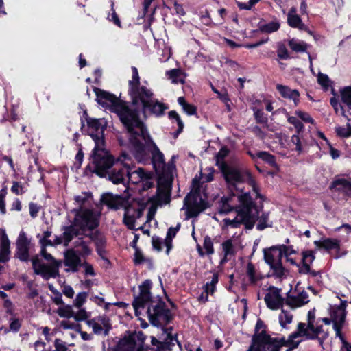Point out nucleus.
<instances>
[{"mask_svg": "<svg viewBox=\"0 0 351 351\" xmlns=\"http://www.w3.org/2000/svg\"><path fill=\"white\" fill-rule=\"evenodd\" d=\"M123 208L125 209L123 223L129 229H136V219L142 216L143 208L137 203L127 205V201H125V206Z\"/></svg>", "mask_w": 351, "mask_h": 351, "instance_id": "obj_17", "label": "nucleus"}, {"mask_svg": "<svg viewBox=\"0 0 351 351\" xmlns=\"http://www.w3.org/2000/svg\"><path fill=\"white\" fill-rule=\"evenodd\" d=\"M287 23L293 27L298 29H306V25L302 21L300 16L297 14V8L292 7L287 14Z\"/></svg>", "mask_w": 351, "mask_h": 351, "instance_id": "obj_27", "label": "nucleus"}, {"mask_svg": "<svg viewBox=\"0 0 351 351\" xmlns=\"http://www.w3.org/2000/svg\"><path fill=\"white\" fill-rule=\"evenodd\" d=\"M288 122L294 125L297 132L300 133L304 128V125L295 117H289L287 119Z\"/></svg>", "mask_w": 351, "mask_h": 351, "instance_id": "obj_62", "label": "nucleus"}, {"mask_svg": "<svg viewBox=\"0 0 351 351\" xmlns=\"http://www.w3.org/2000/svg\"><path fill=\"white\" fill-rule=\"evenodd\" d=\"M239 203L237 208V216L230 219H223V224L227 228H237L244 225L245 228L252 229L256 221H258L256 228L263 230L272 226V222L269 219V213L262 212V206L259 208L253 202L249 193H245L237 197Z\"/></svg>", "mask_w": 351, "mask_h": 351, "instance_id": "obj_3", "label": "nucleus"}, {"mask_svg": "<svg viewBox=\"0 0 351 351\" xmlns=\"http://www.w3.org/2000/svg\"><path fill=\"white\" fill-rule=\"evenodd\" d=\"M230 149L226 146H223L215 156L216 165L219 169L227 165L228 164L224 161L226 157L229 154Z\"/></svg>", "mask_w": 351, "mask_h": 351, "instance_id": "obj_38", "label": "nucleus"}, {"mask_svg": "<svg viewBox=\"0 0 351 351\" xmlns=\"http://www.w3.org/2000/svg\"><path fill=\"white\" fill-rule=\"evenodd\" d=\"M90 317V313L84 308H80L73 314V318L78 322L86 320Z\"/></svg>", "mask_w": 351, "mask_h": 351, "instance_id": "obj_59", "label": "nucleus"}, {"mask_svg": "<svg viewBox=\"0 0 351 351\" xmlns=\"http://www.w3.org/2000/svg\"><path fill=\"white\" fill-rule=\"evenodd\" d=\"M276 89L282 97L293 100L295 106L298 105L300 93L297 90L291 89L289 86L282 84H277Z\"/></svg>", "mask_w": 351, "mask_h": 351, "instance_id": "obj_25", "label": "nucleus"}, {"mask_svg": "<svg viewBox=\"0 0 351 351\" xmlns=\"http://www.w3.org/2000/svg\"><path fill=\"white\" fill-rule=\"evenodd\" d=\"M278 319L280 326L282 328H286L287 324H289L292 322L293 315L289 311H285L282 308L281 313L279 315Z\"/></svg>", "mask_w": 351, "mask_h": 351, "instance_id": "obj_42", "label": "nucleus"}, {"mask_svg": "<svg viewBox=\"0 0 351 351\" xmlns=\"http://www.w3.org/2000/svg\"><path fill=\"white\" fill-rule=\"evenodd\" d=\"M169 330H171V328H167L165 330V332L167 333V338L165 339H161L162 341H159L156 338L153 337L152 339V343L153 345H156V343H160V348L162 350H171L172 347L174 346V343L173 342L174 340L177 342V339L173 337L170 332L167 331Z\"/></svg>", "mask_w": 351, "mask_h": 351, "instance_id": "obj_32", "label": "nucleus"}, {"mask_svg": "<svg viewBox=\"0 0 351 351\" xmlns=\"http://www.w3.org/2000/svg\"><path fill=\"white\" fill-rule=\"evenodd\" d=\"M95 92L97 101L102 106H110L127 129L130 134V142L133 147V154L136 160L140 162L145 161L147 154L141 140L146 141L148 132L139 118L138 110L141 108L136 106L135 108H132L115 95L99 88H95Z\"/></svg>", "mask_w": 351, "mask_h": 351, "instance_id": "obj_1", "label": "nucleus"}, {"mask_svg": "<svg viewBox=\"0 0 351 351\" xmlns=\"http://www.w3.org/2000/svg\"><path fill=\"white\" fill-rule=\"evenodd\" d=\"M75 217L73 221L69 226H64L63 232L60 237L61 241L59 243H62L64 246H68L71 241L74 239L76 234H82L85 236L97 230L99 226L101 213L99 211L86 208H80L75 209Z\"/></svg>", "mask_w": 351, "mask_h": 351, "instance_id": "obj_4", "label": "nucleus"}, {"mask_svg": "<svg viewBox=\"0 0 351 351\" xmlns=\"http://www.w3.org/2000/svg\"><path fill=\"white\" fill-rule=\"evenodd\" d=\"M246 274L249 277L250 282L255 283L258 280V278L256 275L254 265L251 262L248 263L247 265Z\"/></svg>", "mask_w": 351, "mask_h": 351, "instance_id": "obj_52", "label": "nucleus"}, {"mask_svg": "<svg viewBox=\"0 0 351 351\" xmlns=\"http://www.w3.org/2000/svg\"><path fill=\"white\" fill-rule=\"evenodd\" d=\"M203 247L206 250V254L208 255L213 254L214 253L213 243L211 238L209 236H206L204 239Z\"/></svg>", "mask_w": 351, "mask_h": 351, "instance_id": "obj_56", "label": "nucleus"}, {"mask_svg": "<svg viewBox=\"0 0 351 351\" xmlns=\"http://www.w3.org/2000/svg\"><path fill=\"white\" fill-rule=\"evenodd\" d=\"M341 101L347 109V114L351 117V86L340 90Z\"/></svg>", "mask_w": 351, "mask_h": 351, "instance_id": "obj_33", "label": "nucleus"}, {"mask_svg": "<svg viewBox=\"0 0 351 351\" xmlns=\"http://www.w3.org/2000/svg\"><path fill=\"white\" fill-rule=\"evenodd\" d=\"M173 175L166 174L158 178V187L156 195L153 201L157 206H162L169 204L171 202Z\"/></svg>", "mask_w": 351, "mask_h": 351, "instance_id": "obj_13", "label": "nucleus"}, {"mask_svg": "<svg viewBox=\"0 0 351 351\" xmlns=\"http://www.w3.org/2000/svg\"><path fill=\"white\" fill-rule=\"evenodd\" d=\"M41 255L45 259L49 262V265L41 263L39 258L36 256L32 258V267L36 274L41 275L44 278H56L58 276V268L62 262L58 261L53 257L47 252L45 247H43L40 252Z\"/></svg>", "mask_w": 351, "mask_h": 351, "instance_id": "obj_7", "label": "nucleus"}, {"mask_svg": "<svg viewBox=\"0 0 351 351\" xmlns=\"http://www.w3.org/2000/svg\"><path fill=\"white\" fill-rule=\"evenodd\" d=\"M132 79L129 81V88H132L133 86H136L140 85V77L138 75V70L136 67H132Z\"/></svg>", "mask_w": 351, "mask_h": 351, "instance_id": "obj_60", "label": "nucleus"}, {"mask_svg": "<svg viewBox=\"0 0 351 351\" xmlns=\"http://www.w3.org/2000/svg\"><path fill=\"white\" fill-rule=\"evenodd\" d=\"M128 94L131 98L132 104L141 110H146L154 97L153 91L144 85H138L129 88Z\"/></svg>", "mask_w": 351, "mask_h": 351, "instance_id": "obj_12", "label": "nucleus"}, {"mask_svg": "<svg viewBox=\"0 0 351 351\" xmlns=\"http://www.w3.org/2000/svg\"><path fill=\"white\" fill-rule=\"evenodd\" d=\"M281 289L270 287L265 294L264 300L267 306L271 310L281 309L284 304V298L280 294Z\"/></svg>", "mask_w": 351, "mask_h": 351, "instance_id": "obj_19", "label": "nucleus"}, {"mask_svg": "<svg viewBox=\"0 0 351 351\" xmlns=\"http://www.w3.org/2000/svg\"><path fill=\"white\" fill-rule=\"evenodd\" d=\"M168 116L171 119H175L178 123V129L177 130V134H180L182 132L184 128V123L180 119V115L175 110H171L169 112Z\"/></svg>", "mask_w": 351, "mask_h": 351, "instance_id": "obj_54", "label": "nucleus"}, {"mask_svg": "<svg viewBox=\"0 0 351 351\" xmlns=\"http://www.w3.org/2000/svg\"><path fill=\"white\" fill-rule=\"evenodd\" d=\"M219 282V275L217 273H213L211 278V281L209 282H207L204 286V289L206 293V297L204 301L208 300V294H213L216 290V285Z\"/></svg>", "mask_w": 351, "mask_h": 351, "instance_id": "obj_36", "label": "nucleus"}, {"mask_svg": "<svg viewBox=\"0 0 351 351\" xmlns=\"http://www.w3.org/2000/svg\"><path fill=\"white\" fill-rule=\"evenodd\" d=\"M83 117L87 123V134L94 141L95 145H104V132L106 127V121L104 119L90 118L86 110L83 112Z\"/></svg>", "mask_w": 351, "mask_h": 351, "instance_id": "obj_14", "label": "nucleus"}, {"mask_svg": "<svg viewBox=\"0 0 351 351\" xmlns=\"http://www.w3.org/2000/svg\"><path fill=\"white\" fill-rule=\"evenodd\" d=\"M289 46L295 52H305L310 47L304 41H300L292 38L289 41Z\"/></svg>", "mask_w": 351, "mask_h": 351, "instance_id": "obj_40", "label": "nucleus"}, {"mask_svg": "<svg viewBox=\"0 0 351 351\" xmlns=\"http://www.w3.org/2000/svg\"><path fill=\"white\" fill-rule=\"evenodd\" d=\"M317 82L324 90H327L328 88L331 86V82L328 76L322 73H318Z\"/></svg>", "mask_w": 351, "mask_h": 351, "instance_id": "obj_50", "label": "nucleus"}, {"mask_svg": "<svg viewBox=\"0 0 351 351\" xmlns=\"http://www.w3.org/2000/svg\"><path fill=\"white\" fill-rule=\"evenodd\" d=\"M280 24L278 20L272 21L268 23H259L258 29L263 33H272L279 29Z\"/></svg>", "mask_w": 351, "mask_h": 351, "instance_id": "obj_37", "label": "nucleus"}, {"mask_svg": "<svg viewBox=\"0 0 351 351\" xmlns=\"http://www.w3.org/2000/svg\"><path fill=\"white\" fill-rule=\"evenodd\" d=\"M1 241L0 250V263H5L10 259V240L4 230H1Z\"/></svg>", "mask_w": 351, "mask_h": 351, "instance_id": "obj_28", "label": "nucleus"}, {"mask_svg": "<svg viewBox=\"0 0 351 351\" xmlns=\"http://www.w3.org/2000/svg\"><path fill=\"white\" fill-rule=\"evenodd\" d=\"M315 244L319 248H324L328 251L332 250H339L340 241L336 239H324L321 241H315Z\"/></svg>", "mask_w": 351, "mask_h": 351, "instance_id": "obj_31", "label": "nucleus"}, {"mask_svg": "<svg viewBox=\"0 0 351 351\" xmlns=\"http://www.w3.org/2000/svg\"><path fill=\"white\" fill-rule=\"evenodd\" d=\"M146 173L142 168L133 170L130 166L128 168V173L127 176V182H130L133 184H138L144 180L146 177Z\"/></svg>", "mask_w": 351, "mask_h": 351, "instance_id": "obj_30", "label": "nucleus"}, {"mask_svg": "<svg viewBox=\"0 0 351 351\" xmlns=\"http://www.w3.org/2000/svg\"><path fill=\"white\" fill-rule=\"evenodd\" d=\"M80 255L74 249H69L64 252V264L66 267L65 271L77 272L82 266Z\"/></svg>", "mask_w": 351, "mask_h": 351, "instance_id": "obj_20", "label": "nucleus"}, {"mask_svg": "<svg viewBox=\"0 0 351 351\" xmlns=\"http://www.w3.org/2000/svg\"><path fill=\"white\" fill-rule=\"evenodd\" d=\"M91 197V194L88 193H82L80 195L75 197V201L80 208Z\"/></svg>", "mask_w": 351, "mask_h": 351, "instance_id": "obj_61", "label": "nucleus"}, {"mask_svg": "<svg viewBox=\"0 0 351 351\" xmlns=\"http://www.w3.org/2000/svg\"><path fill=\"white\" fill-rule=\"evenodd\" d=\"M304 337L306 340H317L319 344L323 348L324 343L329 337L328 330H325L320 320L316 319L314 310L308 312L306 322H299L295 332L291 334L287 340V343L295 348L301 341H295L298 337Z\"/></svg>", "mask_w": 351, "mask_h": 351, "instance_id": "obj_5", "label": "nucleus"}, {"mask_svg": "<svg viewBox=\"0 0 351 351\" xmlns=\"http://www.w3.org/2000/svg\"><path fill=\"white\" fill-rule=\"evenodd\" d=\"M76 239L73 242V248L77 254H80L82 257H86L92 254V249L90 247L91 241L88 237L82 234H76L74 238Z\"/></svg>", "mask_w": 351, "mask_h": 351, "instance_id": "obj_21", "label": "nucleus"}, {"mask_svg": "<svg viewBox=\"0 0 351 351\" xmlns=\"http://www.w3.org/2000/svg\"><path fill=\"white\" fill-rule=\"evenodd\" d=\"M88 296L86 292H80L77 295L73 301V304L75 307L80 308L86 302Z\"/></svg>", "mask_w": 351, "mask_h": 351, "instance_id": "obj_58", "label": "nucleus"}, {"mask_svg": "<svg viewBox=\"0 0 351 351\" xmlns=\"http://www.w3.org/2000/svg\"><path fill=\"white\" fill-rule=\"evenodd\" d=\"M88 239L92 242L95 243V247H104L106 245V239L101 235V232L97 230L93 232L88 234Z\"/></svg>", "mask_w": 351, "mask_h": 351, "instance_id": "obj_39", "label": "nucleus"}, {"mask_svg": "<svg viewBox=\"0 0 351 351\" xmlns=\"http://www.w3.org/2000/svg\"><path fill=\"white\" fill-rule=\"evenodd\" d=\"M57 313L61 317H73L74 312L71 306H63L58 308Z\"/></svg>", "mask_w": 351, "mask_h": 351, "instance_id": "obj_51", "label": "nucleus"}, {"mask_svg": "<svg viewBox=\"0 0 351 351\" xmlns=\"http://www.w3.org/2000/svg\"><path fill=\"white\" fill-rule=\"evenodd\" d=\"M254 116L257 123L266 124L268 121L267 115L263 112V110L254 108Z\"/></svg>", "mask_w": 351, "mask_h": 351, "instance_id": "obj_55", "label": "nucleus"}, {"mask_svg": "<svg viewBox=\"0 0 351 351\" xmlns=\"http://www.w3.org/2000/svg\"><path fill=\"white\" fill-rule=\"evenodd\" d=\"M130 157L125 152H122L118 160L108 170L106 177L113 184H125L127 182L129 165L123 163Z\"/></svg>", "mask_w": 351, "mask_h": 351, "instance_id": "obj_11", "label": "nucleus"}, {"mask_svg": "<svg viewBox=\"0 0 351 351\" xmlns=\"http://www.w3.org/2000/svg\"><path fill=\"white\" fill-rule=\"evenodd\" d=\"M166 75L173 84H183L184 80L180 78V71L179 69H171L166 71Z\"/></svg>", "mask_w": 351, "mask_h": 351, "instance_id": "obj_46", "label": "nucleus"}, {"mask_svg": "<svg viewBox=\"0 0 351 351\" xmlns=\"http://www.w3.org/2000/svg\"><path fill=\"white\" fill-rule=\"evenodd\" d=\"M233 197L222 198L219 205V211L220 213H228L234 210L237 212L239 205L234 206L232 203Z\"/></svg>", "mask_w": 351, "mask_h": 351, "instance_id": "obj_34", "label": "nucleus"}, {"mask_svg": "<svg viewBox=\"0 0 351 351\" xmlns=\"http://www.w3.org/2000/svg\"><path fill=\"white\" fill-rule=\"evenodd\" d=\"M125 199L119 196L114 195L112 193H106L101 196V202L109 208L118 210L125 206Z\"/></svg>", "mask_w": 351, "mask_h": 351, "instance_id": "obj_22", "label": "nucleus"}, {"mask_svg": "<svg viewBox=\"0 0 351 351\" xmlns=\"http://www.w3.org/2000/svg\"><path fill=\"white\" fill-rule=\"evenodd\" d=\"M115 162L114 157L105 149L104 145H95L90 161L86 169L100 177H106L108 170Z\"/></svg>", "mask_w": 351, "mask_h": 351, "instance_id": "obj_6", "label": "nucleus"}, {"mask_svg": "<svg viewBox=\"0 0 351 351\" xmlns=\"http://www.w3.org/2000/svg\"><path fill=\"white\" fill-rule=\"evenodd\" d=\"M206 202L197 190L191 191L184 199L181 210H186V219L197 217L206 208Z\"/></svg>", "mask_w": 351, "mask_h": 351, "instance_id": "obj_10", "label": "nucleus"}, {"mask_svg": "<svg viewBox=\"0 0 351 351\" xmlns=\"http://www.w3.org/2000/svg\"><path fill=\"white\" fill-rule=\"evenodd\" d=\"M256 157L265 161L272 167L276 166V159L274 156L267 152H259L256 154Z\"/></svg>", "mask_w": 351, "mask_h": 351, "instance_id": "obj_48", "label": "nucleus"}, {"mask_svg": "<svg viewBox=\"0 0 351 351\" xmlns=\"http://www.w3.org/2000/svg\"><path fill=\"white\" fill-rule=\"evenodd\" d=\"M167 108L162 103L159 102L157 99H155L154 97L152 98L151 104L148 106H146V110H150L156 116L162 115Z\"/></svg>", "mask_w": 351, "mask_h": 351, "instance_id": "obj_35", "label": "nucleus"}, {"mask_svg": "<svg viewBox=\"0 0 351 351\" xmlns=\"http://www.w3.org/2000/svg\"><path fill=\"white\" fill-rule=\"evenodd\" d=\"M347 301L341 300L338 306L331 307L330 315L333 319V329L335 331L336 337L342 339L341 329L345 322L346 315Z\"/></svg>", "mask_w": 351, "mask_h": 351, "instance_id": "obj_16", "label": "nucleus"}, {"mask_svg": "<svg viewBox=\"0 0 351 351\" xmlns=\"http://www.w3.org/2000/svg\"><path fill=\"white\" fill-rule=\"evenodd\" d=\"M309 302L308 293L302 291L295 296H291L287 300V304L293 308L302 306Z\"/></svg>", "mask_w": 351, "mask_h": 351, "instance_id": "obj_29", "label": "nucleus"}, {"mask_svg": "<svg viewBox=\"0 0 351 351\" xmlns=\"http://www.w3.org/2000/svg\"><path fill=\"white\" fill-rule=\"evenodd\" d=\"M330 189L351 197V180L345 178H338L334 180L330 185Z\"/></svg>", "mask_w": 351, "mask_h": 351, "instance_id": "obj_24", "label": "nucleus"}, {"mask_svg": "<svg viewBox=\"0 0 351 351\" xmlns=\"http://www.w3.org/2000/svg\"><path fill=\"white\" fill-rule=\"evenodd\" d=\"M49 288L50 291L53 293V296L51 298L53 302L57 305L63 304L64 302H63V300L62 298V293L60 292H59L58 291H57L53 287V285H49Z\"/></svg>", "mask_w": 351, "mask_h": 351, "instance_id": "obj_57", "label": "nucleus"}, {"mask_svg": "<svg viewBox=\"0 0 351 351\" xmlns=\"http://www.w3.org/2000/svg\"><path fill=\"white\" fill-rule=\"evenodd\" d=\"M269 265L270 267V271L271 272V276H274L276 278H279L285 276V269L282 266V261L278 263L270 264Z\"/></svg>", "mask_w": 351, "mask_h": 351, "instance_id": "obj_41", "label": "nucleus"}, {"mask_svg": "<svg viewBox=\"0 0 351 351\" xmlns=\"http://www.w3.org/2000/svg\"><path fill=\"white\" fill-rule=\"evenodd\" d=\"M152 282L149 279L139 285V295L135 297L132 305L136 316L138 317L141 314V310L145 311L152 324L161 326L170 322L171 314L160 297L152 295Z\"/></svg>", "mask_w": 351, "mask_h": 351, "instance_id": "obj_2", "label": "nucleus"}, {"mask_svg": "<svg viewBox=\"0 0 351 351\" xmlns=\"http://www.w3.org/2000/svg\"><path fill=\"white\" fill-rule=\"evenodd\" d=\"M135 335L121 339L117 344L116 351H140L141 344L136 342Z\"/></svg>", "mask_w": 351, "mask_h": 351, "instance_id": "obj_23", "label": "nucleus"}, {"mask_svg": "<svg viewBox=\"0 0 351 351\" xmlns=\"http://www.w3.org/2000/svg\"><path fill=\"white\" fill-rule=\"evenodd\" d=\"M314 259L315 256L312 251H306L302 252V263L311 265Z\"/></svg>", "mask_w": 351, "mask_h": 351, "instance_id": "obj_63", "label": "nucleus"}, {"mask_svg": "<svg viewBox=\"0 0 351 351\" xmlns=\"http://www.w3.org/2000/svg\"><path fill=\"white\" fill-rule=\"evenodd\" d=\"M219 169L228 184L234 186L238 183L247 182L252 187L254 191L258 193L256 181L247 170L240 169L229 165Z\"/></svg>", "mask_w": 351, "mask_h": 351, "instance_id": "obj_8", "label": "nucleus"}, {"mask_svg": "<svg viewBox=\"0 0 351 351\" xmlns=\"http://www.w3.org/2000/svg\"><path fill=\"white\" fill-rule=\"evenodd\" d=\"M330 103L336 113L341 112V114L346 118H348V117L350 116L348 114H347V109L346 108L345 106H342L341 104H339L338 99H337L335 97L330 98Z\"/></svg>", "mask_w": 351, "mask_h": 351, "instance_id": "obj_44", "label": "nucleus"}, {"mask_svg": "<svg viewBox=\"0 0 351 351\" xmlns=\"http://www.w3.org/2000/svg\"><path fill=\"white\" fill-rule=\"evenodd\" d=\"M16 245V256L22 261H27L29 258V252L34 245L24 231L19 233Z\"/></svg>", "mask_w": 351, "mask_h": 351, "instance_id": "obj_18", "label": "nucleus"}, {"mask_svg": "<svg viewBox=\"0 0 351 351\" xmlns=\"http://www.w3.org/2000/svg\"><path fill=\"white\" fill-rule=\"evenodd\" d=\"M279 346L275 339L267 335L265 330L261 331L252 339V343L247 351H278Z\"/></svg>", "mask_w": 351, "mask_h": 351, "instance_id": "obj_15", "label": "nucleus"}, {"mask_svg": "<svg viewBox=\"0 0 351 351\" xmlns=\"http://www.w3.org/2000/svg\"><path fill=\"white\" fill-rule=\"evenodd\" d=\"M145 142V144L149 149L152 154V162L153 167L158 174V178L160 176H165L166 174L171 173L173 175V169L174 166L173 165L165 163L164 154L160 152L156 143L152 141L149 134L145 140H141V142Z\"/></svg>", "mask_w": 351, "mask_h": 351, "instance_id": "obj_9", "label": "nucleus"}, {"mask_svg": "<svg viewBox=\"0 0 351 351\" xmlns=\"http://www.w3.org/2000/svg\"><path fill=\"white\" fill-rule=\"evenodd\" d=\"M94 319H96L97 322H99L100 325L104 328V335L105 336L108 335L109 331L112 328L110 319L106 315L99 316Z\"/></svg>", "mask_w": 351, "mask_h": 351, "instance_id": "obj_47", "label": "nucleus"}, {"mask_svg": "<svg viewBox=\"0 0 351 351\" xmlns=\"http://www.w3.org/2000/svg\"><path fill=\"white\" fill-rule=\"evenodd\" d=\"M295 114L297 115L299 118H300L303 121L306 123H313L314 120L313 118L310 116V114L307 112L301 111V110H296L295 112Z\"/></svg>", "mask_w": 351, "mask_h": 351, "instance_id": "obj_64", "label": "nucleus"}, {"mask_svg": "<svg viewBox=\"0 0 351 351\" xmlns=\"http://www.w3.org/2000/svg\"><path fill=\"white\" fill-rule=\"evenodd\" d=\"M86 324L89 327L92 328L93 331L94 332L95 334H96V335H101L102 333L104 334V328L100 325L99 322H97L96 319H92L90 320H86Z\"/></svg>", "mask_w": 351, "mask_h": 351, "instance_id": "obj_49", "label": "nucleus"}, {"mask_svg": "<svg viewBox=\"0 0 351 351\" xmlns=\"http://www.w3.org/2000/svg\"><path fill=\"white\" fill-rule=\"evenodd\" d=\"M277 56L281 60H287L290 58L289 51L283 43H278Z\"/></svg>", "mask_w": 351, "mask_h": 351, "instance_id": "obj_53", "label": "nucleus"}, {"mask_svg": "<svg viewBox=\"0 0 351 351\" xmlns=\"http://www.w3.org/2000/svg\"><path fill=\"white\" fill-rule=\"evenodd\" d=\"M263 252L264 259L268 265L282 261V250L280 247L273 246L267 250H264Z\"/></svg>", "mask_w": 351, "mask_h": 351, "instance_id": "obj_26", "label": "nucleus"}, {"mask_svg": "<svg viewBox=\"0 0 351 351\" xmlns=\"http://www.w3.org/2000/svg\"><path fill=\"white\" fill-rule=\"evenodd\" d=\"M348 119L347 127L337 126L335 128V132L339 136L343 138H348L351 136V125L350 123V119L349 117L346 118Z\"/></svg>", "mask_w": 351, "mask_h": 351, "instance_id": "obj_45", "label": "nucleus"}, {"mask_svg": "<svg viewBox=\"0 0 351 351\" xmlns=\"http://www.w3.org/2000/svg\"><path fill=\"white\" fill-rule=\"evenodd\" d=\"M221 246L225 258L228 256H233L235 254L236 251L234 249V245L233 244V241L232 239H228L223 242Z\"/></svg>", "mask_w": 351, "mask_h": 351, "instance_id": "obj_43", "label": "nucleus"}]
</instances>
